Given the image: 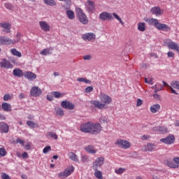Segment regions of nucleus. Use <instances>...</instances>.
I'll list each match as a JSON object with an SVG mask.
<instances>
[{
	"label": "nucleus",
	"instance_id": "obj_32",
	"mask_svg": "<svg viewBox=\"0 0 179 179\" xmlns=\"http://www.w3.org/2000/svg\"><path fill=\"white\" fill-rule=\"evenodd\" d=\"M151 113H157V111H159V110H160V105L157 103V104H154L152 105L150 108Z\"/></svg>",
	"mask_w": 179,
	"mask_h": 179
},
{
	"label": "nucleus",
	"instance_id": "obj_6",
	"mask_svg": "<svg viewBox=\"0 0 179 179\" xmlns=\"http://www.w3.org/2000/svg\"><path fill=\"white\" fill-rule=\"evenodd\" d=\"M104 160L105 159L103 157L96 158L92 164L93 170L101 169V166L104 164Z\"/></svg>",
	"mask_w": 179,
	"mask_h": 179
},
{
	"label": "nucleus",
	"instance_id": "obj_18",
	"mask_svg": "<svg viewBox=\"0 0 179 179\" xmlns=\"http://www.w3.org/2000/svg\"><path fill=\"white\" fill-rule=\"evenodd\" d=\"M100 20H111L113 19V14L107 12H103L99 15Z\"/></svg>",
	"mask_w": 179,
	"mask_h": 179
},
{
	"label": "nucleus",
	"instance_id": "obj_55",
	"mask_svg": "<svg viewBox=\"0 0 179 179\" xmlns=\"http://www.w3.org/2000/svg\"><path fill=\"white\" fill-rule=\"evenodd\" d=\"M169 89H170L171 92L173 94L178 95V92H177L174 89H173V87H172V86H169Z\"/></svg>",
	"mask_w": 179,
	"mask_h": 179
},
{
	"label": "nucleus",
	"instance_id": "obj_41",
	"mask_svg": "<svg viewBox=\"0 0 179 179\" xmlns=\"http://www.w3.org/2000/svg\"><path fill=\"white\" fill-rule=\"evenodd\" d=\"M57 115H59L60 117H62L64 115V110L61 108H57L55 109Z\"/></svg>",
	"mask_w": 179,
	"mask_h": 179
},
{
	"label": "nucleus",
	"instance_id": "obj_23",
	"mask_svg": "<svg viewBox=\"0 0 179 179\" xmlns=\"http://www.w3.org/2000/svg\"><path fill=\"white\" fill-rule=\"evenodd\" d=\"M155 148H156V145L153 143H148L142 148V150L143 152H148V151L152 152V150H153Z\"/></svg>",
	"mask_w": 179,
	"mask_h": 179
},
{
	"label": "nucleus",
	"instance_id": "obj_27",
	"mask_svg": "<svg viewBox=\"0 0 179 179\" xmlns=\"http://www.w3.org/2000/svg\"><path fill=\"white\" fill-rule=\"evenodd\" d=\"M69 159L71 160L72 162H75L76 163H78L79 162V157L75 154L73 152H71L68 154Z\"/></svg>",
	"mask_w": 179,
	"mask_h": 179
},
{
	"label": "nucleus",
	"instance_id": "obj_51",
	"mask_svg": "<svg viewBox=\"0 0 179 179\" xmlns=\"http://www.w3.org/2000/svg\"><path fill=\"white\" fill-rule=\"evenodd\" d=\"M143 104V101L141 99H137L136 101V107H141Z\"/></svg>",
	"mask_w": 179,
	"mask_h": 179
},
{
	"label": "nucleus",
	"instance_id": "obj_19",
	"mask_svg": "<svg viewBox=\"0 0 179 179\" xmlns=\"http://www.w3.org/2000/svg\"><path fill=\"white\" fill-rule=\"evenodd\" d=\"M163 12L164 10H161L159 6L152 7L150 9V13L152 15H155V16H162V15H163Z\"/></svg>",
	"mask_w": 179,
	"mask_h": 179
},
{
	"label": "nucleus",
	"instance_id": "obj_16",
	"mask_svg": "<svg viewBox=\"0 0 179 179\" xmlns=\"http://www.w3.org/2000/svg\"><path fill=\"white\" fill-rule=\"evenodd\" d=\"M39 27H41V30L43 31H50L51 30V27L50 26V24L45 21H40L39 22Z\"/></svg>",
	"mask_w": 179,
	"mask_h": 179
},
{
	"label": "nucleus",
	"instance_id": "obj_53",
	"mask_svg": "<svg viewBox=\"0 0 179 179\" xmlns=\"http://www.w3.org/2000/svg\"><path fill=\"white\" fill-rule=\"evenodd\" d=\"M52 94L56 99H59V97H61V94L58 92H53Z\"/></svg>",
	"mask_w": 179,
	"mask_h": 179
},
{
	"label": "nucleus",
	"instance_id": "obj_9",
	"mask_svg": "<svg viewBox=\"0 0 179 179\" xmlns=\"http://www.w3.org/2000/svg\"><path fill=\"white\" fill-rule=\"evenodd\" d=\"M103 130V127H101V124L100 123H93L92 122V135H97V134H100L101 131Z\"/></svg>",
	"mask_w": 179,
	"mask_h": 179
},
{
	"label": "nucleus",
	"instance_id": "obj_13",
	"mask_svg": "<svg viewBox=\"0 0 179 179\" xmlns=\"http://www.w3.org/2000/svg\"><path fill=\"white\" fill-rule=\"evenodd\" d=\"M61 106L62 108H65L66 110H73L75 108V104L69 101H62Z\"/></svg>",
	"mask_w": 179,
	"mask_h": 179
},
{
	"label": "nucleus",
	"instance_id": "obj_43",
	"mask_svg": "<svg viewBox=\"0 0 179 179\" xmlns=\"http://www.w3.org/2000/svg\"><path fill=\"white\" fill-rule=\"evenodd\" d=\"M171 86L174 89H178L179 90V83L178 81H172L171 83Z\"/></svg>",
	"mask_w": 179,
	"mask_h": 179
},
{
	"label": "nucleus",
	"instance_id": "obj_62",
	"mask_svg": "<svg viewBox=\"0 0 179 179\" xmlns=\"http://www.w3.org/2000/svg\"><path fill=\"white\" fill-rule=\"evenodd\" d=\"M65 3L68 5V6H71V0H64Z\"/></svg>",
	"mask_w": 179,
	"mask_h": 179
},
{
	"label": "nucleus",
	"instance_id": "obj_12",
	"mask_svg": "<svg viewBox=\"0 0 179 179\" xmlns=\"http://www.w3.org/2000/svg\"><path fill=\"white\" fill-rule=\"evenodd\" d=\"M0 66L4 69H12V68H13V64H11L8 59H3L0 62Z\"/></svg>",
	"mask_w": 179,
	"mask_h": 179
},
{
	"label": "nucleus",
	"instance_id": "obj_46",
	"mask_svg": "<svg viewBox=\"0 0 179 179\" xmlns=\"http://www.w3.org/2000/svg\"><path fill=\"white\" fill-rule=\"evenodd\" d=\"M50 150H51V146L47 145L43 148V153L47 155V153L49 152Z\"/></svg>",
	"mask_w": 179,
	"mask_h": 179
},
{
	"label": "nucleus",
	"instance_id": "obj_60",
	"mask_svg": "<svg viewBox=\"0 0 179 179\" xmlns=\"http://www.w3.org/2000/svg\"><path fill=\"white\" fill-rule=\"evenodd\" d=\"M167 55L169 58H173L174 57V52H173L172 51H169L168 52Z\"/></svg>",
	"mask_w": 179,
	"mask_h": 179
},
{
	"label": "nucleus",
	"instance_id": "obj_2",
	"mask_svg": "<svg viewBox=\"0 0 179 179\" xmlns=\"http://www.w3.org/2000/svg\"><path fill=\"white\" fill-rule=\"evenodd\" d=\"M76 15L80 23H82L83 24H87V23H89V20L87 19V16H86V14H85V13H83V10H82V8L77 9Z\"/></svg>",
	"mask_w": 179,
	"mask_h": 179
},
{
	"label": "nucleus",
	"instance_id": "obj_3",
	"mask_svg": "<svg viewBox=\"0 0 179 179\" xmlns=\"http://www.w3.org/2000/svg\"><path fill=\"white\" fill-rule=\"evenodd\" d=\"M75 171V168L73 166H69L66 168L63 172H59L57 174L58 178H66V177H69L70 174H72Z\"/></svg>",
	"mask_w": 179,
	"mask_h": 179
},
{
	"label": "nucleus",
	"instance_id": "obj_4",
	"mask_svg": "<svg viewBox=\"0 0 179 179\" xmlns=\"http://www.w3.org/2000/svg\"><path fill=\"white\" fill-rule=\"evenodd\" d=\"M115 145H117L121 149H129L131 148V143L129 141L121 138H118L115 143Z\"/></svg>",
	"mask_w": 179,
	"mask_h": 179
},
{
	"label": "nucleus",
	"instance_id": "obj_47",
	"mask_svg": "<svg viewBox=\"0 0 179 179\" xmlns=\"http://www.w3.org/2000/svg\"><path fill=\"white\" fill-rule=\"evenodd\" d=\"M0 156L2 157H4V156H6V150H5V148H0Z\"/></svg>",
	"mask_w": 179,
	"mask_h": 179
},
{
	"label": "nucleus",
	"instance_id": "obj_44",
	"mask_svg": "<svg viewBox=\"0 0 179 179\" xmlns=\"http://www.w3.org/2000/svg\"><path fill=\"white\" fill-rule=\"evenodd\" d=\"M22 37V35L20 34L17 33L16 36V38L14 40H12L13 43L12 44H16V43H19L20 41V38Z\"/></svg>",
	"mask_w": 179,
	"mask_h": 179
},
{
	"label": "nucleus",
	"instance_id": "obj_63",
	"mask_svg": "<svg viewBox=\"0 0 179 179\" xmlns=\"http://www.w3.org/2000/svg\"><path fill=\"white\" fill-rule=\"evenodd\" d=\"M173 162L177 163V164H179V157L173 158Z\"/></svg>",
	"mask_w": 179,
	"mask_h": 179
},
{
	"label": "nucleus",
	"instance_id": "obj_10",
	"mask_svg": "<svg viewBox=\"0 0 179 179\" xmlns=\"http://www.w3.org/2000/svg\"><path fill=\"white\" fill-rule=\"evenodd\" d=\"M13 41L8 37L5 36H0V45H12Z\"/></svg>",
	"mask_w": 179,
	"mask_h": 179
},
{
	"label": "nucleus",
	"instance_id": "obj_40",
	"mask_svg": "<svg viewBox=\"0 0 179 179\" xmlns=\"http://www.w3.org/2000/svg\"><path fill=\"white\" fill-rule=\"evenodd\" d=\"M48 136H50L52 139H55V141H57V139H58V136L57 135V134L52 131L48 132Z\"/></svg>",
	"mask_w": 179,
	"mask_h": 179
},
{
	"label": "nucleus",
	"instance_id": "obj_61",
	"mask_svg": "<svg viewBox=\"0 0 179 179\" xmlns=\"http://www.w3.org/2000/svg\"><path fill=\"white\" fill-rule=\"evenodd\" d=\"M22 159H28L29 154H27V152H24L22 153Z\"/></svg>",
	"mask_w": 179,
	"mask_h": 179
},
{
	"label": "nucleus",
	"instance_id": "obj_42",
	"mask_svg": "<svg viewBox=\"0 0 179 179\" xmlns=\"http://www.w3.org/2000/svg\"><path fill=\"white\" fill-rule=\"evenodd\" d=\"M113 16H114V17H115V19H117V20H118V22H120V24L122 26H124V22L122 21V20L121 19V17H120V16L117 15V13H113Z\"/></svg>",
	"mask_w": 179,
	"mask_h": 179
},
{
	"label": "nucleus",
	"instance_id": "obj_20",
	"mask_svg": "<svg viewBox=\"0 0 179 179\" xmlns=\"http://www.w3.org/2000/svg\"><path fill=\"white\" fill-rule=\"evenodd\" d=\"M145 22L148 23V24H150L151 26H155V27L157 29L158 24H159V20L155 18H145Z\"/></svg>",
	"mask_w": 179,
	"mask_h": 179
},
{
	"label": "nucleus",
	"instance_id": "obj_7",
	"mask_svg": "<svg viewBox=\"0 0 179 179\" xmlns=\"http://www.w3.org/2000/svg\"><path fill=\"white\" fill-rule=\"evenodd\" d=\"M164 44L167 45L170 48V50H175L178 52L179 50L178 44L176 43V42L171 41V39H166L164 41Z\"/></svg>",
	"mask_w": 179,
	"mask_h": 179
},
{
	"label": "nucleus",
	"instance_id": "obj_24",
	"mask_svg": "<svg viewBox=\"0 0 179 179\" xmlns=\"http://www.w3.org/2000/svg\"><path fill=\"white\" fill-rule=\"evenodd\" d=\"M0 27L3 29V31H5L6 33H10L11 25L8 22L0 23Z\"/></svg>",
	"mask_w": 179,
	"mask_h": 179
},
{
	"label": "nucleus",
	"instance_id": "obj_38",
	"mask_svg": "<svg viewBox=\"0 0 179 179\" xmlns=\"http://www.w3.org/2000/svg\"><path fill=\"white\" fill-rule=\"evenodd\" d=\"M27 124L28 125V127H30V128H38V124H36V122L33 121H27Z\"/></svg>",
	"mask_w": 179,
	"mask_h": 179
},
{
	"label": "nucleus",
	"instance_id": "obj_39",
	"mask_svg": "<svg viewBox=\"0 0 179 179\" xmlns=\"http://www.w3.org/2000/svg\"><path fill=\"white\" fill-rule=\"evenodd\" d=\"M11 53L13 54V55L18 57V58H20V57H22V53L15 48L11 50Z\"/></svg>",
	"mask_w": 179,
	"mask_h": 179
},
{
	"label": "nucleus",
	"instance_id": "obj_11",
	"mask_svg": "<svg viewBox=\"0 0 179 179\" xmlns=\"http://www.w3.org/2000/svg\"><path fill=\"white\" fill-rule=\"evenodd\" d=\"M23 76L25 79L33 82V80L37 78V75L31 71H25L24 72Z\"/></svg>",
	"mask_w": 179,
	"mask_h": 179
},
{
	"label": "nucleus",
	"instance_id": "obj_58",
	"mask_svg": "<svg viewBox=\"0 0 179 179\" xmlns=\"http://www.w3.org/2000/svg\"><path fill=\"white\" fill-rule=\"evenodd\" d=\"M17 143H20V145H22L23 146V145H24V141L20 139V138H17L16 140Z\"/></svg>",
	"mask_w": 179,
	"mask_h": 179
},
{
	"label": "nucleus",
	"instance_id": "obj_1",
	"mask_svg": "<svg viewBox=\"0 0 179 179\" xmlns=\"http://www.w3.org/2000/svg\"><path fill=\"white\" fill-rule=\"evenodd\" d=\"M98 97L102 103H101L99 101H92L91 102V104H93V106H94L99 110H103V108H107V107H106V104H111V103H113V99L111 98V96L103 92L100 93Z\"/></svg>",
	"mask_w": 179,
	"mask_h": 179
},
{
	"label": "nucleus",
	"instance_id": "obj_50",
	"mask_svg": "<svg viewBox=\"0 0 179 179\" xmlns=\"http://www.w3.org/2000/svg\"><path fill=\"white\" fill-rule=\"evenodd\" d=\"M11 99H12V97L10 96V94H6L3 96V101H8V100H11Z\"/></svg>",
	"mask_w": 179,
	"mask_h": 179
},
{
	"label": "nucleus",
	"instance_id": "obj_34",
	"mask_svg": "<svg viewBox=\"0 0 179 179\" xmlns=\"http://www.w3.org/2000/svg\"><path fill=\"white\" fill-rule=\"evenodd\" d=\"M90 162V157L87 155H83L81 157V163L83 164H87Z\"/></svg>",
	"mask_w": 179,
	"mask_h": 179
},
{
	"label": "nucleus",
	"instance_id": "obj_33",
	"mask_svg": "<svg viewBox=\"0 0 179 179\" xmlns=\"http://www.w3.org/2000/svg\"><path fill=\"white\" fill-rule=\"evenodd\" d=\"M45 5L48 6H57V1L55 0H43Z\"/></svg>",
	"mask_w": 179,
	"mask_h": 179
},
{
	"label": "nucleus",
	"instance_id": "obj_35",
	"mask_svg": "<svg viewBox=\"0 0 179 179\" xmlns=\"http://www.w3.org/2000/svg\"><path fill=\"white\" fill-rule=\"evenodd\" d=\"M95 171L94 176L98 179H103V173L99 169H94Z\"/></svg>",
	"mask_w": 179,
	"mask_h": 179
},
{
	"label": "nucleus",
	"instance_id": "obj_5",
	"mask_svg": "<svg viewBox=\"0 0 179 179\" xmlns=\"http://www.w3.org/2000/svg\"><path fill=\"white\" fill-rule=\"evenodd\" d=\"M93 127V122H88L80 125L81 132L85 134H92V127Z\"/></svg>",
	"mask_w": 179,
	"mask_h": 179
},
{
	"label": "nucleus",
	"instance_id": "obj_48",
	"mask_svg": "<svg viewBox=\"0 0 179 179\" xmlns=\"http://www.w3.org/2000/svg\"><path fill=\"white\" fill-rule=\"evenodd\" d=\"M145 83H148V85H153V80L150 78H145Z\"/></svg>",
	"mask_w": 179,
	"mask_h": 179
},
{
	"label": "nucleus",
	"instance_id": "obj_15",
	"mask_svg": "<svg viewBox=\"0 0 179 179\" xmlns=\"http://www.w3.org/2000/svg\"><path fill=\"white\" fill-rule=\"evenodd\" d=\"M82 38L84 41H92L96 40V34L94 33H87L82 35Z\"/></svg>",
	"mask_w": 179,
	"mask_h": 179
},
{
	"label": "nucleus",
	"instance_id": "obj_26",
	"mask_svg": "<svg viewBox=\"0 0 179 179\" xmlns=\"http://www.w3.org/2000/svg\"><path fill=\"white\" fill-rule=\"evenodd\" d=\"M85 150L87 151V153H90V155H96V153H97V150L94 148V146L93 145L85 147Z\"/></svg>",
	"mask_w": 179,
	"mask_h": 179
},
{
	"label": "nucleus",
	"instance_id": "obj_22",
	"mask_svg": "<svg viewBox=\"0 0 179 179\" xmlns=\"http://www.w3.org/2000/svg\"><path fill=\"white\" fill-rule=\"evenodd\" d=\"M157 29L158 30H162V31H170L171 30V28L169 27V25L166 24H162V23H158V25L157 26Z\"/></svg>",
	"mask_w": 179,
	"mask_h": 179
},
{
	"label": "nucleus",
	"instance_id": "obj_25",
	"mask_svg": "<svg viewBox=\"0 0 179 179\" xmlns=\"http://www.w3.org/2000/svg\"><path fill=\"white\" fill-rule=\"evenodd\" d=\"M66 9V13L67 15V17L70 19V20H73L75 19V13L72 10H69V7H65L64 6Z\"/></svg>",
	"mask_w": 179,
	"mask_h": 179
},
{
	"label": "nucleus",
	"instance_id": "obj_45",
	"mask_svg": "<svg viewBox=\"0 0 179 179\" xmlns=\"http://www.w3.org/2000/svg\"><path fill=\"white\" fill-rule=\"evenodd\" d=\"M166 132H169V129L165 127H159V134H164Z\"/></svg>",
	"mask_w": 179,
	"mask_h": 179
},
{
	"label": "nucleus",
	"instance_id": "obj_57",
	"mask_svg": "<svg viewBox=\"0 0 179 179\" xmlns=\"http://www.w3.org/2000/svg\"><path fill=\"white\" fill-rule=\"evenodd\" d=\"M85 92L87 93H91V92H93V87L92 86L87 87V88H85Z\"/></svg>",
	"mask_w": 179,
	"mask_h": 179
},
{
	"label": "nucleus",
	"instance_id": "obj_14",
	"mask_svg": "<svg viewBox=\"0 0 179 179\" xmlns=\"http://www.w3.org/2000/svg\"><path fill=\"white\" fill-rule=\"evenodd\" d=\"M85 8L87 12H94L96 10V6L94 5V1L87 0L85 3Z\"/></svg>",
	"mask_w": 179,
	"mask_h": 179
},
{
	"label": "nucleus",
	"instance_id": "obj_29",
	"mask_svg": "<svg viewBox=\"0 0 179 179\" xmlns=\"http://www.w3.org/2000/svg\"><path fill=\"white\" fill-rule=\"evenodd\" d=\"M24 73L20 69H15L13 71V75L14 76H17V78H20V76H23Z\"/></svg>",
	"mask_w": 179,
	"mask_h": 179
},
{
	"label": "nucleus",
	"instance_id": "obj_54",
	"mask_svg": "<svg viewBox=\"0 0 179 179\" xmlns=\"http://www.w3.org/2000/svg\"><path fill=\"white\" fill-rule=\"evenodd\" d=\"M83 59L85 61H90V59H92V55H85L83 56Z\"/></svg>",
	"mask_w": 179,
	"mask_h": 179
},
{
	"label": "nucleus",
	"instance_id": "obj_17",
	"mask_svg": "<svg viewBox=\"0 0 179 179\" xmlns=\"http://www.w3.org/2000/svg\"><path fill=\"white\" fill-rule=\"evenodd\" d=\"M174 141H176V138L173 135H169L165 138H162L160 142H162L166 145H171V143H174Z\"/></svg>",
	"mask_w": 179,
	"mask_h": 179
},
{
	"label": "nucleus",
	"instance_id": "obj_37",
	"mask_svg": "<svg viewBox=\"0 0 179 179\" xmlns=\"http://www.w3.org/2000/svg\"><path fill=\"white\" fill-rule=\"evenodd\" d=\"M78 82H83L84 83H87V85H91L92 81L87 80L86 78H77Z\"/></svg>",
	"mask_w": 179,
	"mask_h": 179
},
{
	"label": "nucleus",
	"instance_id": "obj_56",
	"mask_svg": "<svg viewBox=\"0 0 179 179\" xmlns=\"http://www.w3.org/2000/svg\"><path fill=\"white\" fill-rule=\"evenodd\" d=\"M163 87H164L163 85H160V87H155V92L157 93V92H160V90H163Z\"/></svg>",
	"mask_w": 179,
	"mask_h": 179
},
{
	"label": "nucleus",
	"instance_id": "obj_36",
	"mask_svg": "<svg viewBox=\"0 0 179 179\" xmlns=\"http://www.w3.org/2000/svg\"><path fill=\"white\" fill-rule=\"evenodd\" d=\"M167 166L171 167L172 169H178V164L176 163L174 161H169L167 162Z\"/></svg>",
	"mask_w": 179,
	"mask_h": 179
},
{
	"label": "nucleus",
	"instance_id": "obj_52",
	"mask_svg": "<svg viewBox=\"0 0 179 179\" xmlns=\"http://www.w3.org/2000/svg\"><path fill=\"white\" fill-rule=\"evenodd\" d=\"M1 178L2 179H12L10 178V176H9L8 174L5 173H1Z\"/></svg>",
	"mask_w": 179,
	"mask_h": 179
},
{
	"label": "nucleus",
	"instance_id": "obj_28",
	"mask_svg": "<svg viewBox=\"0 0 179 179\" xmlns=\"http://www.w3.org/2000/svg\"><path fill=\"white\" fill-rule=\"evenodd\" d=\"M1 107L3 111H6L7 113H8L9 111H12V105H10V103L4 102L2 103Z\"/></svg>",
	"mask_w": 179,
	"mask_h": 179
},
{
	"label": "nucleus",
	"instance_id": "obj_49",
	"mask_svg": "<svg viewBox=\"0 0 179 179\" xmlns=\"http://www.w3.org/2000/svg\"><path fill=\"white\" fill-rule=\"evenodd\" d=\"M124 171H125V169L122 168H119L118 169L115 170V173H116V174H122Z\"/></svg>",
	"mask_w": 179,
	"mask_h": 179
},
{
	"label": "nucleus",
	"instance_id": "obj_21",
	"mask_svg": "<svg viewBox=\"0 0 179 179\" xmlns=\"http://www.w3.org/2000/svg\"><path fill=\"white\" fill-rule=\"evenodd\" d=\"M9 131V126L8 124L1 122H0V132L1 134H8V131Z\"/></svg>",
	"mask_w": 179,
	"mask_h": 179
},
{
	"label": "nucleus",
	"instance_id": "obj_64",
	"mask_svg": "<svg viewBox=\"0 0 179 179\" xmlns=\"http://www.w3.org/2000/svg\"><path fill=\"white\" fill-rule=\"evenodd\" d=\"M153 97H154V99H157V100H159V99H160V95H159L157 94H154Z\"/></svg>",
	"mask_w": 179,
	"mask_h": 179
},
{
	"label": "nucleus",
	"instance_id": "obj_8",
	"mask_svg": "<svg viewBox=\"0 0 179 179\" xmlns=\"http://www.w3.org/2000/svg\"><path fill=\"white\" fill-rule=\"evenodd\" d=\"M41 94H43V91L40 87L34 86L31 88L30 96H31V97H40Z\"/></svg>",
	"mask_w": 179,
	"mask_h": 179
},
{
	"label": "nucleus",
	"instance_id": "obj_59",
	"mask_svg": "<svg viewBox=\"0 0 179 179\" xmlns=\"http://www.w3.org/2000/svg\"><path fill=\"white\" fill-rule=\"evenodd\" d=\"M150 138V136L149 135H143L141 139V141H147V139H149Z\"/></svg>",
	"mask_w": 179,
	"mask_h": 179
},
{
	"label": "nucleus",
	"instance_id": "obj_31",
	"mask_svg": "<svg viewBox=\"0 0 179 179\" xmlns=\"http://www.w3.org/2000/svg\"><path fill=\"white\" fill-rule=\"evenodd\" d=\"M137 29L139 31H145L146 30V24L145 22H138Z\"/></svg>",
	"mask_w": 179,
	"mask_h": 179
},
{
	"label": "nucleus",
	"instance_id": "obj_30",
	"mask_svg": "<svg viewBox=\"0 0 179 179\" xmlns=\"http://www.w3.org/2000/svg\"><path fill=\"white\" fill-rule=\"evenodd\" d=\"M52 54V48H45L43 49L42 51L40 52L41 55H51Z\"/></svg>",
	"mask_w": 179,
	"mask_h": 179
}]
</instances>
